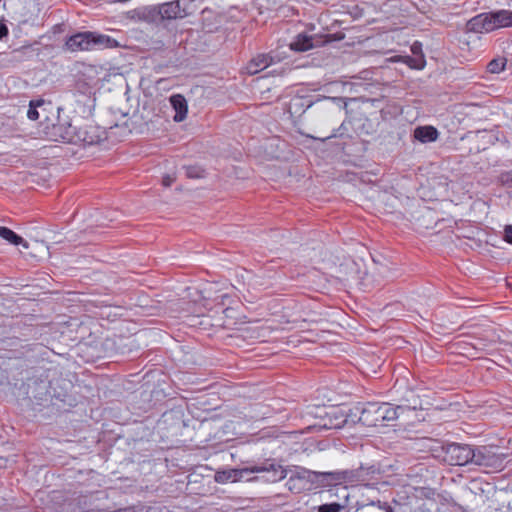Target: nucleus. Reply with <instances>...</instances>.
Returning <instances> with one entry per match:
<instances>
[{"mask_svg":"<svg viewBox=\"0 0 512 512\" xmlns=\"http://www.w3.org/2000/svg\"><path fill=\"white\" fill-rule=\"evenodd\" d=\"M326 414L325 408L317 405H305L290 407V419H293L294 426L298 429L290 431V454H300L312 451L315 441L312 438H304L299 441V436L305 432H319L326 429L340 428L341 423H328L323 417Z\"/></svg>","mask_w":512,"mask_h":512,"instance_id":"f257e3e1","label":"nucleus"},{"mask_svg":"<svg viewBox=\"0 0 512 512\" xmlns=\"http://www.w3.org/2000/svg\"><path fill=\"white\" fill-rule=\"evenodd\" d=\"M509 27H512V10L508 9L480 13L472 17L466 25L468 32L479 34Z\"/></svg>","mask_w":512,"mask_h":512,"instance_id":"f03ea898","label":"nucleus"},{"mask_svg":"<svg viewBox=\"0 0 512 512\" xmlns=\"http://www.w3.org/2000/svg\"><path fill=\"white\" fill-rule=\"evenodd\" d=\"M241 481L275 483L285 478L286 469L275 459H267L259 464L239 468Z\"/></svg>","mask_w":512,"mask_h":512,"instance_id":"7ed1b4c3","label":"nucleus"},{"mask_svg":"<svg viewBox=\"0 0 512 512\" xmlns=\"http://www.w3.org/2000/svg\"><path fill=\"white\" fill-rule=\"evenodd\" d=\"M68 50L75 51H88L96 48H113L118 46L117 41L104 34L97 32H81L70 36L66 43Z\"/></svg>","mask_w":512,"mask_h":512,"instance_id":"20e7f679","label":"nucleus"},{"mask_svg":"<svg viewBox=\"0 0 512 512\" xmlns=\"http://www.w3.org/2000/svg\"><path fill=\"white\" fill-rule=\"evenodd\" d=\"M287 46L281 45L275 50L270 51L268 54H259L247 64L246 70L250 75L257 74L258 72L266 69L270 65L280 63L287 58Z\"/></svg>","mask_w":512,"mask_h":512,"instance_id":"39448f33","label":"nucleus"},{"mask_svg":"<svg viewBox=\"0 0 512 512\" xmlns=\"http://www.w3.org/2000/svg\"><path fill=\"white\" fill-rule=\"evenodd\" d=\"M473 448L467 444L451 443L445 449V460L450 465L464 466L471 464Z\"/></svg>","mask_w":512,"mask_h":512,"instance_id":"423d86ee","label":"nucleus"},{"mask_svg":"<svg viewBox=\"0 0 512 512\" xmlns=\"http://www.w3.org/2000/svg\"><path fill=\"white\" fill-rule=\"evenodd\" d=\"M37 374L28 379V393L36 400H45L50 395V380L46 371H36Z\"/></svg>","mask_w":512,"mask_h":512,"instance_id":"0eeeda50","label":"nucleus"},{"mask_svg":"<svg viewBox=\"0 0 512 512\" xmlns=\"http://www.w3.org/2000/svg\"><path fill=\"white\" fill-rule=\"evenodd\" d=\"M471 464L483 468L498 469L502 465V459L495 453L492 447L480 446L473 449Z\"/></svg>","mask_w":512,"mask_h":512,"instance_id":"6e6552de","label":"nucleus"},{"mask_svg":"<svg viewBox=\"0 0 512 512\" xmlns=\"http://www.w3.org/2000/svg\"><path fill=\"white\" fill-rule=\"evenodd\" d=\"M381 403L369 402L361 411L359 420L366 426H381Z\"/></svg>","mask_w":512,"mask_h":512,"instance_id":"1a4fd4ad","label":"nucleus"},{"mask_svg":"<svg viewBox=\"0 0 512 512\" xmlns=\"http://www.w3.org/2000/svg\"><path fill=\"white\" fill-rule=\"evenodd\" d=\"M99 130L94 125H78L74 144L93 145L100 141Z\"/></svg>","mask_w":512,"mask_h":512,"instance_id":"9d476101","label":"nucleus"},{"mask_svg":"<svg viewBox=\"0 0 512 512\" xmlns=\"http://www.w3.org/2000/svg\"><path fill=\"white\" fill-rule=\"evenodd\" d=\"M133 17H136L140 21H144L150 24H159L161 20V9L158 5L143 6L133 11Z\"/></svg>","mask_w":512,"mask_h":512,"instance_id":"9b49d317","label":"nucleus"},{"mask_svg":"<svg viewBox=\"0 0 512 512\" xmlns=\"http://www.w3.org/2000/svg\"><path fill=\"white\" fill-rule=\"evenodd\" d=\"M325 42L326 41L322 40L321 37L299 34L296 36L295 40L292 43H290V50L305 52L314 47L321 46Z\"/></svg>","mask_w":512,"mask_h":512,"instance_id":"f8f14e48","label":"nucleus"},{"mask_svg":"<svg viewBox=\"0 0 512 512\" xmlns=\"http://www.w3.org/2000/svg\"><path fill=\"white\" fill-rule=\"evenodd\" d=\"M78 125H74L69 121L61 122L53 125V133L63 142L74 144Z\"/></svg>","mask_w":512,"mask_h":512,"instance_id":"ddd939ff","label":"nucleus"},{"mask_svg":"<svg viewBox=\"0 0 512 512\" xmlns=\"http://www.w3.org/2000/svg\"><path fill=\"white\" fill-rule=\"evenodd\" d=\"M161 9V20H175L185 18V8H180L179 2L170 1L159 4Z\"/></svg>","mask_w":512,"mask_h":512,"instance_id":"4468645a","label":"nucleus"},{"mask_svg":"<svg viewBox=\"0 0 512 512\" xmlns=\"http://www.w3.org/2000/svg\"><path fill=\"white\" fill-rule=\"evenodd\" d=\"M170 104L172 108L175 110V115L173 117L175 122H182L188 112V105L185 97L181 94H173L169 98Z\"/></svg>","mask_w":512,"mask_h":512,"instance_id":"2eb2a0df","label":"nucleus"},{"mask_svg":"<svg viewBox=\"0 0 512 512\" xmlns=\"http://www.w3.org/2000/svg\"><path fill=\"white\" fill-rule=\"evenodd\" d=\"M438 131L433 126H419L414 130V137L421 143L434 142L438 138Z\"/></svg>","mask_w":512,"mask_h":512,"instance_id":"dca6fc26","label":"nucleus"},{"mask_svg":"<svg viewBox=\"0 0 512 512\" xmlns=\"http://www.w3.org/2000/svg\"><path fill=\"white\" fill-rule=\"evenodd\" d=\"M243 472L239 471V468H232L228 470L217 471L215 473V481L217 483H227V482H240L241 474Z\"/></svg>","mask_w":512,"mask_h":512,"instance_id":"f3484780","label":"nucleus"},{"mask_svg":"<svg viewBox=\"0 0 512 512\" xmlns=\"http://www.w3.org/2000/svg\"><path fill=\"white\" fill-rule=\"evenodd\" d=\"M0 237L13 245H22L25 249L29 247L28 242L8 227L0 226Z\"/></svg>","mask_w":512,"mask_h":512,"instance_id":"a211bd4d","label":"nucleus"},{"mask_svg":"<svg viewBox=\"0 0 512 512\" xmlns=\"http://www.w3.org/2000/svg\"><path fill=\"white\" fill-rule=\"evenodd\" d=\"M381 426L385 421H392L398 418V408L389 403H381Z\"/></svg>","mask_w":512,"mask_h":512,"instance_id":"6ab92c4d","label":"nucleus"},{"mask_svg":"<svg viewBox=\"0 0 512 512\" xmlns=\"http://www.w3.org/2000/svg\"><path fill=\"white\" fill-rule=\"evenodd\" d=\"M345 501L343 503L332 502L325 503L316 507L317 512H341L347 506L348 494L344 496Z\"/></svg>","mask_w":512,"mask_h":512,"instance_id":"aec40b11","label":"nucleus"},{"mask_svg":"<svg viewBox=\"0 0 512 512\" xmlns=\"http://www.w3.org/2000/svg\"><path fill=\"white\" fill-rule=\"evenodd\" d=\"M506 63L507 60L504 57L495 58L487 64V70L490 73L498 74L505 69Z\"/></svg>","mask_w":512,"mask_h":512,"instance_id":"412c9836","label":"nucleus"},{"mask_svg":"<svg viewBox=\"0 0 512 512\" xmlns=\"http://www.w3.org/2000/svg\"><path fill=\"white\" fill-rule=\"evenodd\" d=\"M44 100L42 99H39V100H32L30 101V104H29V109L27 111V117L30 119V120H38L39 117H40V114H39V111H38V108L43 106L44 105Z\"/></svg>","mask_w":512,"mask_h":512,"instance_id":"4be33fe9","label":"nucleus"},{"mask_svg":"<svg viewBox=\"0 0 512 512\" xmlns=\"http://www.w3.org/2000/svg\"><path fill=\"white\" fill-rule=\"evenodd\" d=\"M290 481L294 479H309L311 472L309 470L303 469L299 466L290 467Z\"/></svg>","mask_w":512,"mask_h":512,"instance_id":"5701e85b","label":"nucleus"},{"mask_svg":"<svg viewBox=\"0 0 512 512\" xmlns=\"http://www.w3.org/2000/svg\"><path fill=\"white\" fill-rule=\"evenodd\" d=\"M326 475L331 479V481H333L337 485L347 482L350 472L342 471L335 473H327Z\"/></svg>","mask_w":512,"mask_h":512,"instance_id":"b1692460","label":"nucleus"},{"mask_svg":"<svg viewBox=\"0 0 512 512\" xmlns=\"http://www.w3.org/2000/svg\"><path fill=\"white\" fill-rule=\"evenodd\" d=\"M403 59V62L405 64H407L408 66L412 67V68H415V69H422L424 67V60L423 58L421 59H414L410 56H405V57H402Z\"/></svg>","mask_w":512,"mask_h":512,"instance_id":"393cba45","label":"nucleus"},{"mask_svg":"<svg viewBox=\"0 0 512 512\" xmlns=\"http://www.w3.org/2000/svg\"><path fill=\"white\" fill-rule=\"evenodd\" d=\"M204 170L197 166L186 167V175L189 178H201L203 177Z\"/></svg>","mask_w":512,"mask_h":512,"instance_id":"a878e982","label":"nucleus"},{"mask_svg":"<svg viewBox=\"0 0 512 512\" xmlns=\"http://www.w3.org/2000/svg\"><path fill=\"white\" fill-rule=\"evenodd\" d=\"M175 2H179V6L180 8H185V17H187L188 15L192 14L193 12V7H192V2H190V0H175Z\"/></svg>","mask_w":512,"mask_h":512,"instance_id":"bb28decb","label":"nucleus"},{"mask_svg":"<svg viewBox=\"0 0 512 512\" xmlns=\"http://www.w3.org/2000/svg\"><path fill=\"white\" fill-rule=\"evenodd\" d=\"M503 239L507 243L512 244V225H506L505 226Z\"/></svg>","mask_w":512,"mask_h":512,"instance_id":"cd10ccee","label":"nucleus"},{"mask_svg":"<svg viewBox=\"0 0 512 512\" xmlns=\"http://www.w3.org/2000/svg\"><path fill=\"white\" fill-rule=\"evenodd\" d=\"M9 34V29L6 23L2 20L0 21V41L4 38H7Z\"/></svg>","mask_w":512,"mask_h":512,"instance_id":"c85d7f7f","label":"nucleus"},{"mask_svg":"<svg viewBox=\"0 0 512 512\" xmlns=\"http://www.w3.org/2000/svg\"><path fill=\"white\" fill-rule=\"evenodd\" d=\"M501 180L505 185L512 187V171L503 174Z\"/></svg>","mask_w":512,"mask_h":512,"instance_id":"c756f323","label":"nucleus"},{"mask_svg":"<svg viewBox=\"0 0 512 512\" xmlns=\"http://www.w3.org/2000/svg\"><path fill=\"white\" fill-rule=\"evenodd\" d=\"M174 181L175 177L171 175H165L162 179L163 186L165 187H170Z\"/></svg>","mask_w":512,"mask_h":512,"instance_id":"7c9ffc66","label":"nucleus"},{"mask_svg":"<svg viewBox=\"0 0 512 512\" xmlns=\"http://www.w3.org/2000/svg\"><path fill=\"white\" fill-rule=\"evenodd\" d=\"M148 512H169V511L166 510V509H153V508H150Z\"/></svg>","mask_w":512,"mask_h":512,"instance_id":"2f4dec72","label":"nucleus"},{"mask_svg":"<svg viewBox=\"0 0 512 512\" xmlns=\"http://www.w3.org/2000/svg\"><path fill=\"white\" fill-rule=\"evenodd\" d=\"M412 51H413V53H416V51H418V48L416 47V45L412 46Z\"/></svg>","mask_w":512,"mask_h":512,"instance_id":"473e14b6","label":"nucleus"},{"mask_svg":"<svg viewBox=\"0 0 512 512\" xmlns=\"http://www.w3.org/2000/svg\"><path fill=\"white\" fill-rule=\"evenodd\" d=\"M412 51H413V53H416V51H418V48L416 47V45L412 46Z\"/></svg>","mask_w":512,"mask_h":512,"instance_id":"72a5a7b5","label":"nucleus"},{"mask_svg":"<svg viewBox=\"0 0 512 512\" xmlns=\"http://www.w3.org/2000/svg\"><path fill=\"white\" fill-rule=\"evenodd\" d=\"M387 512H393L391 507H388Z\"/></svg>","mask_w":512,"mask_h":512,"instance_id":"f704fd0d","label":"nucleus"}]
</instances>
